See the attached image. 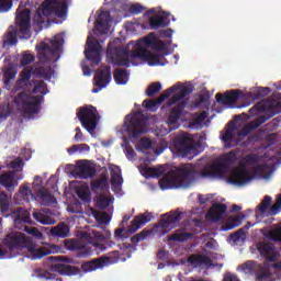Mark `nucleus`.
Instances as JSON below:
<instances>
[{
    "label": "nucleus",
    "instance_id": "obj_1",
    "mask_svg": "<svg viewBox=\"0 0 281 281\" xmlns=\"http://www.w3.org/2000/svg\"><path fill=\"white\" fill-rule=\"evenodd\" d=\"M218 177H223V167L221 165H211L201 171H196L194 165L184 164L176 167L169 175L165 176L160 181V186L162 190L188 188L196 179H218Z\"/></svg>",
    "mask_w": 281,
    "mask_h": 281
},
{
    "label": "nucleus",
    "instance_id": "obj_2",
    "mask_svg": "<svg viewBox=\"0 0 281 281\" xmlns=\"http://www.w3.org/2000/svg\"><path fill=\"white\" fill-rule=\"evenodd\" d=\"M148 49H155V52H162L166 49V44L162 41H158L154 33H149L147 36L138 40L136 43V48L132 50L131 58H139L148 63L150 67H164L168 65V60L164 55L153 54Z\"/></svg>",
    "mask_w": 281,
    "mask_h": 281
},
{
    "label": "nucleus",
    "instance_id": "obj_3",
    "mask_svg": "<svg viewBox=\"0 0 281 281\" xmlns=\"http://www.w3.org/2000/svg\"><path fill=\"white\" fill-rule=\"evenodd\" d=\"M271 111L272 114L267 115H260L257 116L255 120H252L249 124H247L245 127L241 128V131L238 133V137H247L251 131H256V128H259V126H262L267 120H271L273 115L281 112V102L272 99V100H262L255 104L252 108H250L249 113L250 115H258V113H262V111Z\"/></svg>",
    "mask_w": 281,
    "mask_h": 281
},
{
    "label": "nucleus",
    "instance_id": "obj_4",
    "mask_svg": "<svg viewBox=\"0 0 281 281\" xmlns=\"http://www.w3.org/2000/svg\"><path fill=\"white\" fill-rule=\"evenodd\" d=\"M31 21H32V11H30V9H24L23 11L18 13L15 16V23L19 30H16L15 26H10V30L7 34V40L4 41V43H7V45H16V43H19L18 36L19 38H25V40L31 38L32 36V33L30 32Z\"/></svg>",
    "mask_w": 281,
    "mask_h": 281
},
{
    "label": "nucleus",
    "instance_id": "obj_5",
    "mask_svg": "<svg viewBox=\"0 0 281 281\" xmlns=\"http://www.w3.org/2000/svg\"><path fill=\"white\" fill-rule=\"evenodd\" d=\"M172 93H175L172 95ZM190 93H192V87L190 86H172L171 88L167 89L162 94H160L156 100H144L143 101V106L145 109H155L156 106H159V104H161L162 102H165L166 100H168V98H170V95H172V98L169 100V104H177V102H181V100H183V98H186L187 95H190Z\"/></svg>",
    "mask_w": 281,
    "mask_h": 281
},
{
    "label": "nucleus",
    "instance_id": "obj_6",
    "mask_svg": "<svg viewBox=\"0 0 281 281\" xmlns=\"http://www.w3.org/2000/svg\"><path fill=\"white\" fill-rule=\"evenodd\" d=\"M65 40L63 35L58 34L53 37V40H47L46 42H42L36 46L37 49V58L40 63H56L60 56V49Z\"/></svg>",
    "mask_w": 281,
    "mask_h": 281
},
{
    "label": "nucleus",
    "instance_id": "obj_7",
    "mask_svg": "<svg viewBox=\"0 0 281 281\" xmlns=\"http://www.w3.org/2000/svg\"><path fill=\"white\" fill-rule=\"evenodd\" d=\"M69 7L67 2L60 0H45L41 11H37L34 21L45 23L43 16H57V19H67Z\"/></svg>",
    "mask_w": 281,
    "mask_h": 281
},
{
    "label": "nucleus",
    "instance_id": "obj_8",
    "mask_svg": "<svg viewBox=\"0 0 281 281\" xmlns=\"http://www.w3.org/2000/svg\"><path fill=\"white\" fill-rule=\"evenodd\" d=\"M77 117L81 126L93 135L98 128V109L93 105H85L77 109Z\"/></svg>",
    "mask_w": 281,
    "mask_h": 281
},
{
    "label": "nucleus",
    "instance_id": "obj_9",
    "mask_svg": "<svg viewBox=\"0 0 281 281\" xmlns=\"http://www.w3.org/2000/svg\"><path fill=\"white\" fill-rule=\"evenodd\" d=\"M173 146L182 157L192 159L196 155L194 138L188 133L179 134L173 142Z\"/></svg>",
    "mask_w": 281,
    "mask_h": 281
},
{
    "label": "nucleus",
    "instance_id": "obj_10",
    "mask_svg": "<svg viewBox=\"0 0 281 281\" xmlns=\"http://www.w3.org/2000/svg\"><path fill=\"white\" fill-rule=\"evenodd\" d=\"M41 97H31L25 92H20L15 98V102L22 109L25 115H36L41 111Z\"/></svg>",
    "mask_w": 281,
    "mask_h": 281
},
{
    "label": "nucleus",
    "instance_id": "obj_11",
    "mask_svg": "<svg viewBox=\"0 0 281 281\" xmlns=\"http://www.w3.org/2000/svg\"><path fill=\"white\" fill-rule=\"evenodd\" d=\"M123 126L130 137H133L134 139H137V137H140V135H144V133L147 131L146 122L139 114L126 115Z\"/></svg>",
    "mask_w": 281,
    "mask_h": 281
},
{
    "label": "nucleus",
    "instance_id": "obj_12",
    "mask_svg": "<svg viewBox=\"0 0 281 281\" xmlns=\"http://www.w3.org/2000/svg\"><path fill=\"white\" fill-rule=\"evenodd\" d=\"M131 54L133 52L123 47H112L108 44L106 58L117 67H131Z\"/></svg>",
    "mask_w": 281,
    "mask_h": 281
},
{
    "label": "nucleus",
    "instance_id": "obj_13",
    "mask_svg": "<svg viewBox=\"0 0 281 281\" xmlns=\"http://www.w3.org/2000/svg\"><path fill=\"white\" fill-rule=\"evenodd\" d=\"M120 261V251L110 252L108 257H100L94 260L86 261L81 265V269L85 273H91L97 269H102L105 265Z\"/></svg>",
    "mask_w": 281,
    "mask_h": 281
},
{
    "label": "nucleus",
    "instance_id": "obj_14",
    "mask_svg": "<svg viewBox=\"0 0 281 281\" xmlns=\"http://www.w3.org/2000/svg\"><path fill=\"white\" fill-rule=\"evenodd\" d=\"M30 243H32V239L26 237L23 233L8 234L2 240V245H4L9 251H14V249H25Z\"/></svg>",
    "mask_w": 281,
    "mask_h": 281
},
{
    "label": "nucleus",
    "instance_id": "obj_15",
    "mask_svg": "<svg viewBox=\"0 0 281 281\" xmlns=\"http://www.w3.org/2000/svg\"><path fill=\"white\" fill-rule=\"evenodd\" d=\"M146 223H150V220H148V216L145 214L137 215L133 221L132 224L127 227L126 231L124 228H117L114 232L115 238H121L124 240V238H128L131 234H135L139 227L146 225Z\"/></svg>",
    "mask_w": 281,
    "mask_h": 281
},
{
    "label": "nucleus",
    "instance_id": "obj_16",
    "mask_svg": "<svg viewBox=\"0 0 281 281\" xmlns=\"http://www.w3.org/2000/svg\"><path fill=\"white\" fill-rule=\"evenodd\" d=\"M111 66H104L97 69L94 74V87L97 88L92 89V93H100V91L111 82Z\"/></svg>",
    "mask_w": 281,
    "mask_h": 281
},
{
    "label": "nucleus",
    "instance_id": "obj_17",
    "mask_svg": "<svg viewBox=\"0 0 281 281\" xmlns=\"http://www.w3.org/2000/svg\"><path fill=\"white\" fill-rule=\"evenodd\" d=\"M251 179H254V177H251L249 169H247L245 165H240L232 171L228 181L233 186H247Z\"/></svg>",
    "mask_w": 281,
    "mask_h": 281
},
{
    "label": "nucleus",
    "instance_id": "obj_18",
    "mask_svg": "<svg viewBox=\"0 0 281 281\" xmlns=\"http://www.w3.org/2000/svg\"><path fill=\"white\" fill-rule=\"evenodd\" d=\"M88 49L85 50V56L87 60L93 63V65H100L102 58L100 57V53L102 52V46L100 45V41L92 40L91 36H88L87 40Z\"/></svg>",
    "mask_w": 281,
    "mask_h": 281
},
{
    "label": "nucleus",
    "instance_id": "obj_19",
    "mask_svg": "<svg viewBox=\"0 0 281 281\" xmlns=\"http://www.w3.org/2000/svg\"><path fill=\"white\" fill-rule=\"evenodd\" d=\"M183 218V213L179 211H173L162 215V218L159 221V227L162 229H168L177 227V223Z\"/></svg>",
    "mask_w": 281,
    "mask_h": 281
},
{
    "label": "nucleus",
    "instance_id": "obj_20",
    "mask_svg": "<svg viewBox=\"0 0 281 281\" xmlns=\"http://www.w3.org/2000/svg\"><path fill=\"white\" fill-rule=\"evenodd\" d=\"M10 216L13 218L14 225L18 229H21V225H25V223H32L30 211L23 207L14 209L11 211Z\"/></svg>",
    "mask_w": 281,
    "mask_h": 281
},
{
    "label": "nucleus",
    "instance_id": "obj_21",
    "mask_svg": "<svg viewBox=\"0 0 281 281\" xmlns=\"http://www.w3.org/2000/svg\"><path fill=\"white\" fill-rule=\"evenodd\" d=\"M74 175L77 179H93L95 177V168L83 161L75 168Z\"/></svg>",
    "mask_w": 281,
    "mask_h": 281
},
{
    "label": "nucleus",
    "instance_id": "obj_22",
    "mask_svg": "<svg viewBox=\"0 0 281 281\" xmlns=\"http://www.w3.org/2000/svg\"><path fill=\"white\" fill-rule=\"evenodd\" d=\"M216 101L218 104H234L236 101L240 100L243 98L241 90H231L224 94L217 93L216 94Z\"/></svg>",
    "mask_w": 281,
    "mask_h": 281
},
{
    "label": "nucleus",
    "instance_id": "obj_23",
    "mask_svg": "<svg viewBox=\"0 0 281 281\" xmlns=\"http://www.w3.org/2000/svg\"><path fill=\"white\" fill-rule=\"evenodd\" d=\"M257 251H259L260 256L266 258L268 262H276V260H278V255L273 251V246L271 244H257Z\"/></svg>",
    "mask_w": 281,
    "mask_h": 281
},
{
    "label": "nucleus",
    "instance_id": "obj_24",
    "mask_svg": "<svg viewBox=\"0 0 281 281\" xmlns=\"http://www.w3.org/2000/svg\"><path fill=\"white\" fill-rule=\"evenodd\" d=\"M187 105H188V101L182 100L181 103H179L177 106L170 110L169 116L167 119V124H169V126H172L179 123L181 114L183 113V110L186 109Z\"/></svg>",
    "mask_w": 281,
    "mask_h": 281
},
{
    "label": "nucleus",
    "instance_id": "obj_25",
    "mask_svg": "<svg viewBox=\"0 0 281 281\" xmlns=\"http://www.w3.org/2000/svg\"><path fill=\"white\" fill-rule=\"evenodd\" d=\"M97 30L102 32V34H106L109 30H111V12L102 11L97 19Z\"/></svg>",
    "mask_w": 281,
    "mask_h": 281
},
{
    "label": "nucleus",
    "instance_id": "obj_26",
    "mask_svg": "<svg viewBox=\"0 0 281 281\" xmlns=\"http://www.w3.org/2000/svg\"><path fill=\"white\" fill-rule=\"evenodd\" d=\"M227 212V205L223 203H215L212 205L211 210H209L206 216L217 223L223 218V215Z\"/></svg>",
    "mask_w": 281,
    "mask_h": 281
},
{
    "label": "nucleus",
    "instance_id": "obj_27",
    "mask_svg": "<svg viewBox=\"0 0 281 281\" xmlns=\"http://www.w3.org/2000/svg\"><path fill=\"white\" fill-rule=\"evenodd\" d=\"M53 271L60 273L61 276H78L80 269L76 266H69L67 263L53 265Z\"/></svg>",
    "mask_w": 281,
    "mask_h": 281
},
{
    "label": "nucleus",
    "instance_id": "obj_28",
    "mask_svg": "<svg viewBox=\"0 0 281 281\" xmlns=\"http://www.w3.org/2000/svg\"><path fill=\"white\" fill-rule=\"evenodd\" d=\"M14 177H16L15 171L4 172L0 176V186L10 190L11 188H16L19 182L14 181Z\"/></svg>",
    "mask_w": 281,
    "mask_h": 281
},
{
    "label": "nucleus",
    "instance_id": "obj_29",
    "mask_svg": "<svg viewBox=\"0 0 281 281\" xmlns=\"http://www.w3.org/2000/svg\"><path fill=\"white\" fill-rule=\"evenodd\" d=\"M151 30H159V27H168L170 20L166 15H156L149 19Z\"/></svg>",
    "mask_w": 281,
    "mask_h": 281
},
{
    "label": "nucleus",
    "instance_id": "obj_30",
    "mask_svg": "<svg viewBox=\"0 0 281 281\" xmlns=\"http://www.w3.org/2000/svg\"><path fill=\"white\" fill-rule=\"evenodd\" d=\"M190 265L199 267V265H205V267H212V259L205 255H191L188 258Z\"/></svg>",
    "mask_w": 281,
    "mask_h": 281
},
{
    "label": "nucleus",
    "instance_id": "obj_31",
    "mask_svg": "<svg viewBox=\"0 0 281 281\" xmlns=\"http://www.w3.org/2000/svg\"><path fill=\"white\" fill-rule=\"evenodd\" d=\"M50 234L53 236H57V238H67V236H69V225H67L65 222H61L50 229Z\"/></svg>",
    "mask_w": 281,
    "mask_h": 281
},
{
    "label": "nucleus",
    "instance_id": "obj_32",
    "mask_svg": "<svg viewBox=\"0 0 281 281\" xmlns=\"http://www.w3.org/2000/svg\"><path fill=\"white\" fill-rule=\"evenodd\" d=\"M37 196L43 201L44 205H54L56 203V196L49 193L47 189H40Z\"/></svg>",
    "mask_w": 281,
    "mask_h": 281
},
{
    "label": "nucleus",
    "instance_id": "obj_33",
    "mask_svg": "<svg viewBox=\"0 0 281 281\" xmlns=\"http://www.w3.org/2000/svg\"><path fill=\"white\" fill-rule=\"evenodd\" d=\"M194 237L192 233L186 232H177L172 235L168 236V240H172L173 243H186V240H190Z\"/></svg>",
    "mask_w": 281,
    "mask_h": 281
},
{
    "label": "nucleus",
    "instance_id": "obj_34",
    "mask_svg": "<svg viewBox=\"0 0 281 281\" xmlns=\"http://www.w3.org/2000/svg\"><path fill=\"white\" fill-rule=\"evenodd\" d=\"M222 142H224L225 148H233V146H238L240 144V142L234 143V131L231 128L226 130L223 134Z\"/></svg>",
    "mask_w": 281,
    "mask_h": 281
},
{
    "label": "nucleus",
    "instance_id": "obj_35",
    "mask_svg": "<svg viewBox=\"0 0 281 281\" xmlns=\"http://www.w3.org/2000/svg\"><path fill=\"white\" fill-rule=\"evenodd\" d=\"M142 172H143V175H145V177H153V178L157 177V178H159L164 175V167L153 168V167H146L145 166V167L142 168Z\"/></svg>",
    "mask_w": 281,
    "mask_h": 281
},
{
    "label": "nucleus",
    "instance_id": "obj_36",
    "mask_svg": "<svg viewBox=\"0 0 281 281\" xmlns=\"http://www.w3.org/2000/svg\"><path fill=\"white\" fill-rule=\"evenodd\" d=\"M114 80L116 85H126L128 82V70L126 69H115Z\"/></svg>",
    "mask_w": 281,
    "mask_h": 281
},
{
    "label": "nucleus",
    "instance_id": "obj_37",
    "mask_svg": "<svg viewBox=\"0 0 281 281\" xmlns=\"http://www.w3.org/2000/svg\"><path fill=\"white\" fill-rule=\"evenodd\" d=\"M65 247L69 249V251H78L80 249H83L85 245H82L80 240L77 239H66Z\"/></svg>",
    "mask_w": 281,
    "mask_h": 281
},
{
    "label": "nucleus",
    "instance_id": "obj_38",
    "mask_svg": "<svg viewBox=\"0 0 281 281\" xmlns=\"http://www.w3.org/2000/svg\"><path fill=\"white\" fill-rule=\"evenodd\" d=\"M106 188H109V180L106 179V177H102L101 179L92 182V190H100L101 192H103L104 190H106Z\"/></svg>",
    "mask_w": 281,
    "mask_h": 281
},
{
    "label": "nucleus",
    "instance_id": "obj_39",
    "mask_svg": "<svg viewBox=\"0 0 281 281\" xmlns=\"http://www.w3.org/2000/svg\"><path fill=\"white\" fill-rule=\"evenodd\" d=\"M15 77H16V68L12 65H9L4 69V85H8L10 80H14Z\"/></svg>",
    "mask_w": 281,
    "mask_h": 281
},
{
    "label": "nucleus",
    "instance_id": "obj_40",
    "mask_svg": "<svg viewBox=\"0 0 281 281\" xmlns=\"http://www.w3.org/2000/svg\"><path fill=\"white\" fill-rule=\"evenodd\" d=\"M159 91H161V82H154L148 86L145 93L148 98H153L154 95H157Z\"/></svg>",
    "mask_w": 281,
    "mask_h": 281
},
{
    "label": "nucleus",
    "instance_id": "obj_41",
    "mask_svg": "<svg viewBox=\"0 0 281 281\" xmlns=\"http://www.w3.org/2000/svg\"><path fill=\"white\" fill-rule=\"evenodd\" d=\"M33 218L41 223L42 225H52V217L45 215V213L35 212L33 213Z\"/></svg>",
    "mask_w": 281,
    "mask_h": 281
},
{
    "label": "nucleus",
    "instance_id": "obj_42",
    "mask_svg": "<svg viewBox=\"0 0 281 281\" xmlns=\"http://www.w3.org/2000/svg\"><path fill=\"white\" fill-rule=\"evenodd\" d=\"M149 234H150V231L143 229L140 233L134 235L131 238V243H133V245H137L138 243H142L143 240H146V238H148Z\"/></svg>",
    "mask_w": 281,
    "mask_h": 281
},
{
    "label": "nucleus",
    "instance_id": "obj_43",
    "mask_svg": "<svg viewBox=\"0 0 281 281\" xmlns=\"http://www.w3.org/2000/svg\"><path fill=\"white\" fill-rule=\"evenodd\" d=\"M205 117H207V113L205 111L199 113L192 121H190L189 126L191 128H196V126H201V122H204Z\"/></svg>",
    "mask_w": 281,
    "mask_h": 281
},
{
    "label": "nucleus",
    "instance_id": "obj_44",
    "mask_svg": "<svg viewBox=\"0 0 281 281\" xmlns=\"http://www.w3.org/2000/svg\"><path fill=\"white\" fill-rule=\"evenodd\" d=\"M271 196L265 195L261 203L258 205V210L260 214H267V210H269V205H271Z\"/></svg>",
    "mask_w": 281,
    "mask_h": 281
},
{
    "label": "nucleus",
    "instance_id": "obj_45",
    "mask_svg": "<svg viewBox=\"0 0 281 281\" xmlns=\"http://www.w3.org/2000/svg\"><path fill=\"white\" fill-rule=\"evenodd\" d=\"M94 218H97L99 225H109L111 223V216L106 212L97 213Z\"/></svg>",
    "mask_w": 281,
    "mask_h": 281
},
{
    "label": "nucleus",
    "instance_id": "obj_46",
    "mask_svg": "<svg viewBox=\"0 0 281 281\" xmlns=\"http://www.w3.org/2000/svg\"><path fill=\"white\" fill-rule=\"evenodd\" d=\"M281 210V195H279L274 202V204L271 205V207L268 210V214L270 216H276L277 214H280Z\"/></svg>",
    "mask_w": 281,
    "mask_h": 281
},
{
    "label": "nucleus",
    "instance_id": "obj_47",
    "mask_svg": "<svg viewBox=\"0 0 281 281\" xmlns=\"http://www.w3.org/2000/svg\"><path fill=\"white\" fill-rule=\"evenodd\" d=\"M245 221V214L239 213L237 216L233 217L232 223L228 224L227 229H234L235 227H240Z\"/></svg>",
    "mask_w": 281,
    "mask_h": 281
},
{
    "label": "nucleus",
    "instance_id": "obj_48",
    "mask_svg": "<svg viewBox=\"0 0 281 281\" xmlns=\"http://www.w3.org/2000/svg\"><path fill=\"white\" fill-rule=\"evenodd\" d=\"M0 211L2 214L10 212V202L7 194L0 195Z\"/></svg>",
    "mask_w": 281,
    "mask_h": 281
},
{
    "label": "nucleus",
    "instance_id": "obj_49",
    "mask_svg": "<svg viewBox=\"0 0 281 281\" xmlns=\"http://www.w3.org/2000/svg\"><path fill=\"white\" fill-rule=\"evenodd\" d=\"M24 232H26V234H30L31 236H34V238H37V240H43V233H41V231H38V228L36 227H30L25 225Z\"/></svg>",
    "mask_w": 281,
    "mask_h": 281
},
{
    "label": "nucleus",
    "instance_id": "obj_50",
    "mask_svg": "<svg viewBox=\"0 0 281 281\" xmlns=\"http://www.w3.org/2000/svg\"><path fill=\"white\" fill-rule=\"evenodd\" d=\"M36 60V57L30 53H24L21 57L20 65L22 67H25L27 65H31V63H34Z\"/></svg>",
    "mask_w": 281,
    "mask_h": 281
},
{
    "label": "nucleus",
    "instance_id": "obj_51",
    "mask_svg": "<svg viewBox=\"0 0 281 281\" xmlns=\"http://www.w3.org/2000/svg\"><path fill=\"white\" fill-rule=\"evenodd\" d=\"M231 238L233 243H240V240H245L246 238L245 228H239L237 232L231 234Z\"/></svg>",
    "mask_w": 281,
    "mask_h": 281
},
{
    "label": "nucleus",
    "instance_id": "obj_52",
    "mask_svg": "<svg viewBox=\"0 0 281 281\" xmlns=\"http://www.w3.org/2000/svg\"><path fill=\"white\" fill-rule=\"evenodd\" d=\"M255 173L259 175V177H267V175H269V165L267 164L257 165L255 167Z\"/></svg>",
    "mask_w": 281,
    "mask_h": 281
},
{
    "label": "nucleus",
    "instance_id": "obj_53",
    "mask_svg": "<svg viewBox=\"0 0 281 281\" xmlns=\"http://www.w3.org/2000/svg\"><path fill=\"white\" fill-rule=\"evenodd\" d=\"M36 72L38 74L40 78H45V80H49L52 78V67H40Z\"/></svg>",
    "mask_w": 281,
    "mask_h": 281
},
{
    "label": "nucleus",
    "instance_id": "obj_54",
    "mask_svg": "<svg viewBox=\"0 0 281 281\" xmlns=\"http://www.w3.org/2000/svg\"><path fill=\"white\" fill-rule=\"evenodd\" d=\"M33 93H42L45 95V93H47V83H45V81H37L33 88Z\"/></svg>",
    "mask_w": 281,
    "mask_h": 281
},
{
    "label": "nucleus",
    "instance_id": "obj_55",
    "mask_svg": "<svg viewBox=\"0 0 281 281\" xmlns=\"http://www.w3.org/2000/svg\"><path fill=\"white\" fill-rule=\"evenodd\" d=\"M9 167L14 170L13 172H21L23 170V159L21 158H15L12 160L9 165Z\"/></svg>",
    "mask_w": 281,
    "mask_h": 281
},
{
    "label": "nucleus",
    "instance_id": "obj_56",
    "mask_svg": "<svg viewBox=\"0 0 281 281\" xmlns=\"http://www.w3.org/2000/svg\"><path fill=\"white\" fill-rule=\"evenodd\" d=\"M244 164H247L248 166H256L258 164L259 158L256 154H248L243 158Z\"/></svg>",
    "mask_w": 281,
    "mask_h": 281
},
{
    "label": "nucleus",
    "instance_id": "obj_57",
    "mask_svg": "<svg viewBox=\"0 0 281 281\" xmlns=\"http://www.w3.org/2000/svg\"><path fill=\"white\" fill-rule=\"evenodd\" d=\"M122 175H120L119 172H113L111 178L112 188H120V186H122Z\"/></svg>",
    "mask_w": 281,
    "mask_h": 281
},
{
    "label": "nucleus",
    "instance_id": "obj_58",
    "mask_svg": "<svg viewBox=\"0 0 281 281\" xmlns=\"http://www.w3.org/2000/svg\"><path fill=\"white\" fill-rule=\"evenodd\" d=\"M99 210H106L111 205V200L108 196H103L97 200Z\"/></svg>",
    "mask_w": 281,
    "mask_h": 281
},
{
    "label": "nucleus",
    "instance_id": "obj_59",
    "mask_svg": "<svg viewBox=\"0 0 281 281\" xmlns=\"http://www.w3.org/2000/svg\"><path fill=\"white\" fill-rule=\"evenodd\" d=\"M271 93V88L269 87H259L256 92V99L259 100V98H267Z\"/></svg>",
    "mask_w": 281,
    "mask_h": 281
},
{
    "label": "nucleus",
    "instance_id": "obj_60",
    "mask_svg": "<svg viewBox=\"0 0 281 281\" xmlns=\"http://www.w3.org/2000/svg\"><path fill=\"white\" fill-rule=\"evenodd\" d=\"M270 240H273L274 243H281V231L274 229L269 233Z\"/></svg>",
    "mask_w": 281,
    "mask_h": 281
},
{
    "label": "nucleus",
    "instance_id": "obj_61",
    "mask_svg": "<svg viewBox=\"0 0 281 281\" xmlns=\"http://www.w3.org/2000/svg\"><path fill=\"white\" fill-rule=\"evenodd\" d=\"M12 8V0H0V12H8Z\"/></svg>",
    "mask_w": 281,
    "mask_h": 281
},
{
    "label": "nucleus",
    "instance_id": "obj_62",
    "mask_svg": "<svg viewBox=\"0 0 281 281\" xmlns=\"http://www.w3.org/2000/svg\"><path fill=\"white\" fill-rule=\"evenodd\" d=\"M146 10V8H144V5L136 3V4H132L130 8V12L132 14H142V12Z\"/></svg>",
    "mask_w": 281,
    "mask_h": 281
},
{
    "label": "nucleus",
    "instance_id": "obj_63",
    "mask_svg": "<svg viewBox=\"0 0 281 281\" xmlns=\"http://www.w3.org/2000/svg\"><path fill=\"white\" fill-rule=\"evenodd\" d=\"M11 113L12 112L10 111V106L2 105L0 108V117H2L3 120H5L7 117H10Z\"/></svg>",
    "mask_w": 281,
    "mask_h": 281
},
{
    "label": "nucleus",
    "instance_id": "obj_64",
    "mask_svg": "<svg viewBox=\"0 0 281 281\" xmlns=\"http://www.w3.org/2000/svg\"><path fill=\"white\" fill-rule=\"evenodd\" d=\"M238 159V156L236 155V151L232 150L227 154L225 161L226 164H234Z\"/></svg>",
    "mask_w": 281,
    "mask_h": 281
}]
</instances>
